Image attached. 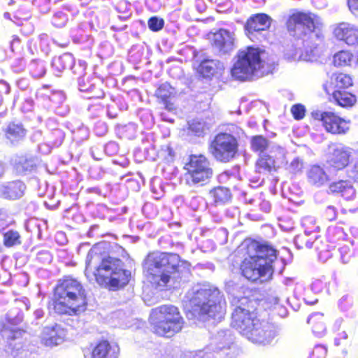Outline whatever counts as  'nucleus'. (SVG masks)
<instances>
[{
    "mask_svg": "<svg viewBox=\"0 0 358 358\" xmlns=\"http://www.w3.org/2000/svg\"><path fill=\"white\" fill-rule=\"evenodd\" d=\"M269 147V141L262 135H255L250 138V148L254 152L264 153Z\"/></svg>",
    "mask_w": 358,
    "mask_h": 358,
    "instance_id": "473e14b6",
    "label": "nucleus"
},
{
    "mask_svg": "<svg viewBox=\"0 0 358 358\" xmlns=\"http://www.w3.org/2000/svg\"><path fill=\"white\" fill-rule=\"evenodd\" d=\"M238 141L236 136L227 132H220L214 136L208 149L216 161L228 163L238 155Z\"/></svg>",
    "mask_w": 358,
    "mask_h": 358,
    "instance_id": "9b49d317",
    "label": "nucleus"
},
{
    "mask_svg": "<svg viewBox=\"0 0 358 358\" xmlns=\"http://www.w3.org/2000/svg\"><path fill=\"white\" fill-rule=\"evenodd\" d=\"M80 1V4L83 7H87L89 8H93L95 6L97 0H79Z\"/></svg>",
    "mask_w": 358,
    "mask_h": 358,
    "instance_id": "49530a36",
    "label": "nucleus"
},
{
    "mask_svg": "<svg viewBox=\"0 0 358 358\" xmlns=\"http://www.w3.org/2000/svg\"><path fill=\"white\" fill-rule=\"evenodd\" d=\"M353 59L354 55L350 50H339L332 56L331 65L337 69L350 66Z\"/></svg>",
    "mask_w": 358,
    "mask_h": 358,
    "instance_id": "c756f323",
    "label": "nucleus"
},
{
    "mask_svg": "<svg viewBox=\"0 0 358 358\" xmlns=\"http://www.w3.org/2000/svg\"><path fill=\"white\" fill-rule=\"evenodd\" d=\"M62 333L63 329L58 324L45 327L41 333V343L47 347L57 345L63 340Z\"/></svg>",
    "mask_w": 358,
    "mask_h": 358,
    "instance_id": "5701e85b",
    "label": "nucleus"
},
{
    "mask_svg": "<svg viewBox=\"0 0 358 358\" xmlns=\"http://www.w3.org/2000/svg\"><path fill=\"white\" fill-rule=\"evenodd\" d=\"M35 167L33 160L24 157H19L15 162V169L21 174L31 172Z\"/></svg>",
    "mask_w": 358,
    "mask_h": 358,
    "instance_id": "f704fd0d",
    "label": "nucleus"
},
{
    "mask_svg": "<svg viewBox=\"0 0 358 358\" xmlns=\"http://www.w3.org/2000/svg\"><path fill=\"white\" fill-rule=\"evenodd\" d=\"M16 24H17L18 25H22V22H15Z\"/></svg>",
    "mask_w": 358,
    "mask_h": 358,
    "instance_id": "4d7b16f0",
    "label": "nucleus"
},
{
    "mask_svg": "<svg viewBox=\"0 0 358 358\" xmlns=\"http://www.w3.org/2000/svg\"><path fill=\"white\" fill-rule=\"evenodd\" d=\"M116 10L119 13H127L129 10V5L124 1H120L115 4Z\"/></svg>",
    "mask_w": 358,
    "mask_h": 358,
    "instance_id": "a18cd8bd",
    "label": "nucleus"
},
{
    "mask_svg": "<svg viewBox=\"0 0 358 358\" xmlns=\"http://www.w3.org/2000/svg\"><path fill=\"white\" fill-rule=\"evenodd\" d=\"M238 252L243 258L239 264V273L247 281L262 284L273 278V263L278 251L271 243L246 238L238 246Z\"/></svg>",
    "mask_w": 358,
    "mask_h": 358,
    "instance_id": "f257e3e1",
    "label": "nucleus"
},
{
    "mask_svg": "<svg viewBox=\"0 0 358 358\" xmlns=\"http://www.w3.org/2000/svg\"><path fill=\"white\" fill-rule=\"evenodd\" d=\"M210 45L222 54L231 52L234 48V34L225 29H220L208 34Z\"/></svg>",
    "mask_w": 358,
    "mask_h": 358,
    "instance_id": "2eb2a0df",
    "label": "nucleus"
},
{
    "mask_svg": "<svg viewBox=\"0 0 358 358\" xmlns=\"http://www.w3.org/2000/svg\"><path fill=\"white\" fill-rule=\"evenodd\" d=\"M307 179L312 185L321 187L329 181V177L323 167L315 164L307 171Z\"/></svg>",
    "mask_w": 358,
    "mask_h": 358,
    "instance_id": "a878e982",
    "label": "nucleus"
},
{
    "mask_svg": "<svg viewBox=\"0 0 358 358\" xmlns=\"http://www.w3.org/2000/svg\"><path fill=\"white\" fill-rule=\"evenodd\" d=\"M155 321L152 323L153 333L158 336L171 338L180 332L185 320L179 308L173 305L165 304L153 310Z\"/></svg>",
    "mask_w": 358,
    "mask_h": 358,
    "instance_id": "423d86ee",
    "label": "nucleus"
},
{
    "mask_svg": "<svg viewBox=\"0 0 358 358\" xmlns=\"http://www.w3.org/2000/svg\"><path fill=\"white\" fill-rule=\"evenodd\" d=\"M343 234L341 229L336 227H329L324 237L315 240L314 246L320 259L326 262L333 255V250L336 248V243L340 239Z\"/></svg>",
    "mask_w": 358,
    "mask_h": 358,
    "instance_id": "ddd939ff",
    "label": "nucleus"
},
{
    "mask_svg": "<svg viewBox=\"0 0 358 358\" xmlns=\"http://www.w3.org/2000/svg\"><path fill=\"white\" fill-rule=\"evenodd\" d=\"M352 162V149L342 145L334 148L329 154L327 159L329 168L337 171L344 170L350 166Z\"/></svg>",
    "mask_w": 358,
    "mask_h": 358,
    "instance_id": "4468645a",
    "label": "nucleus"
},
{
    "mask_svg": "<svg viewBox=\"0 0 358 358\" xmlns=\"http://www.w3.org/2000/svg\"><path fill=\"white\" fill-rule=\"evenodd\" d=\"M67 15L62 11L56 12L51 20L53 26L57 28L64 27L68 22Z\"/></svg>",
    "mask_w": 358,
    "mask_h": 358,
    "instance_id": "58836bf2",
    "label": "nucleus"
},
{
    "mask_svg": "<svg viewBox=\"0 0 358 358\" xmlns=\"http://www.w3.org/2000/svg\"><path fill=\"white\" fill-rule=\"evenodd\" d=\"M190 301L193 310L205 320L220 319L224 315L220 297L209 290H198Z\"/></svg>",
    "mask_w": 358,
    "mask_h": 358,
    "instance_id": "9d476101",
    "label": "nucleus"
},
{
    "mask_svg": "<svg viewBox=\"0 0 358 358\" xmlns=\"http://www.w3.org/2000/svg\"><path fill=\"white\" fill-rule=\"evenodd\" d=\"M6 137L12 142L22 139L26 135V130L21 124L10 122L4 129Z\"/></svg>",
    "mask_w": 358,
    "mask_h": 358,
    "instance_id": "7c9ffc66",
    "label": "nucleus"
},
{
    "mask_svg": "<svg viewBox=\"0 0 358 358\" xmlns=\"http://www.w3.org/2000/svg\"><path fill=\"white\" fill-rule=\"evenodd\" d=\"M328 191L330 194L341 196L346 200L351 199L356 195L353 183L349 179H339L330 182Z\"/></svg>",
    "mask_w": 358,
    "mask_h": 358,
    "instance_id": "aec40b11",
    "label": "nucleus"
},
{
    "mask_svg": "<svg viewBox=\"0 0 358 358\" xmlns=\"http://www.w3.org/2000/svg\"><path fill=\"white\" fill-rule=\"evenodd\" d=\"M315 120L321 122L325 131L332 135L342 136L348 133L350 120L333 110L313 113Z\"/></svg>",
    "mask_w": 358,
    "mask_h": 358,
    "instance_id": "f8f14e48",
    "label": "nucleus"
},
{
    "mask_svg": "<svg viewBox=\"0 0 358 358\" xmlns=\"http://www.w3.org/2000/svg\"><path fill=\"white\" fill-rule=\"evenodd\" d=\"M14 18H16L17 20H18V17L17 16H14Z\"/></svg>",
    "mask_w": 358,
    "mask_h": 358,
    "instance_id": "bf43d9fd",
    "label": "nucleus"
},
{
    "mask_svg": "<svg viewBox=\"0 0 358 358\" xmlns=\"http://www.w3.org/2000/svg\"><path fill=\"white\" fill-rule=\"evenodd\" d=\"M97 264L93 275L95 281L101 287L112 291L119 290L130 281L131 272L126 268L124 262L109 255L104 243L95 244L88 252L86 259L87 271Z\"/></svg>",
    "mask_w": 358,
    "mask_h": 358,
    "instance_id": "f03ea898",
    "label": "nucleus"
},
{
    "mask_svg": "<svg viewBox=\"0 0 358 358\" xmlns=\"http://www.w3.org/2000/svg\"><path fill=\"white\" fill-rule=\"evenodd\" d=\"M188 130L192 134L200 136L204 134V126L201 122L193 120L188 124Z\"/></svg>",
    "mask_w": 358,
    "mask_h": 358,
    "instance_id": "79ce46f5",
    "label": "nucleus"
},
{
    "mask_svg": "<svg viewBox=\"0 0 358 358\" xmlns=\"http://www.w3.org/2000/svg\"><path fill=\"white\" fill-rule=\"evenodd\" d=\"M302 168L303 162L298 158L293 159L289 164V171L294 174L300 172Z\"/></svg>",
    "mask_w": 358,
    "mask_h": 358,
    "instance_id": "c03bdc74",
    "label": "nucleus"
},
{
    "mask_svg": "<svg viewBox=\"0 0 358 358\" xmlns=\"http://www.w3.org/2000/svg\"><path fill=\"white\" fill-rule=\"evenodd\" d=\"M353 178L358 182V161L355 162L352 168Z\"/></svg>",
    "mask_w": 358,
    "mask_h": 358,
    "instance_id": "8fccbe9b",
    "label": "nucleus"
},
{
    "mask_svg": "<svg viewBox=\"0 0 358 358\" xmlns=\"http://www.w3.org/2000/svg\"><path fill=\"white\" fill-rule=\"evenodd\" d=\"M23 331L20 329L13 328L9 320H0V339L8 345H11L13 341L22 337Z\"/></svg>",
    "mask_w": 358,
    "mask_h": 358,
    "instance_id": "393cba45",
    "label": "nucleus"
},
{
    "mask_svg": "<svg viewBox=\"0 0 358 358\" xmlns=\"http://www.w3.org/2000/svg\"><path fill=\"white\" fill-rule=\"evenodd\" d=\"M326 94L331 95L336 103L343 108H350L357 102L356 96L348 90H333Z\"/></svg>",
    "mask_w": 358,
    "mask_h": 358,
    "instance_id": "bb28decb",
    "label": "nucleus"
},
{
    "mask_svg": "<svg viewBox=\"0 0 358 358\" xmlns=\"http://www.w3.org/2000/svg\"><path fill=\"white\" fill-rule=\"evenodd\" d=\"M3 174V167L0 164V177Z\"/></svg>",
    "mask_w": 358,
    "mask_h": 358,
    "instance_id": "864d4df0",
    "label": "nucleus"
},
{
    "mask_svg": "<svg viewBox=\"0 0 358 358\" xmlns=\"http://www.w3.org/2000/svg\"><path fill=\"white\" fill-rule=\"evenodd\" d=\"M322 281L320 280H316L313 283V287H315L317 285V284H320L321 283Z\"/></svg>",
    "mask_w": 358,
    "mask_h": 358,
    "instance_id": "603ef678",
    "label": "nucleus"
},
{
    "mask_svg": "<svg viewBox=\"0 0 358 358\" xmlns=\"http://www.w3.org/2000/svg\"><path fill=\"white\" fill-rule=\"evenodd\" d=\"M184 177L187 185H203L213 176V169L209 158L203 154H191L184 165Z\"/></svg>",
    "mask_w": 358,
    "mask_h": 358,
    "instance_id": "1a4fd4ad",
    "label": "nucleus"
},
{
    "mask_svg": "<svg viewBox=\"0 0 358 358\" xmlns=\"http://www.w3.org/2000/svg\"><path fill=\"white\" fill-rule=\"evenodd\" d=\"M3 15H4V17H6V18H8V19L10 18V15L9 13H5Z\"/></svg>",
    "mask_w": 358,
    "mask_h": 358,
    "instance_id": "5fc2aeb1",
    "label": "nucleus"
},
{
    "mask_svg": "<svg viewBox=\"0 0 358 358\" xmlns=\"http://www.w3.org/2000/svg\"><path fill=\"white\" fill-rule=\"evenodd\" d=\"M43 1V0H34V2L36 5L38 6H41V3ZM45 3H48L50 2V0H43Z\"/></svg>",
    "mask_w": 358,
    "mask_h": 358,
    "instance_id": "3c124183",
    "label": "nucleus"
},
{
    "mask_svg": "<svg viewBox=\"0 0 358 358\" xmlns=\"http://www.w3.org/2000/svg\"><path fill=\"white\" fill-rule=\"evenodd\" d=\"M348 4L351 10H358V0H348Z\"/></svg>",
    "mask_w": 358,
    "mask_h": 358,
    "instance_id": "09e8293b",
    "label": "nucleus"
},
{
    "mask_svg": "<svg viewBox=\"0 0 358 358\" xmlns=\"http://www.w3.org/2000/svg\"><path fill=\"white\" fill-rule=\"evenodd\" d=\"M157 101L164 106L165 110L172 112L176 110L175 99L176 92L175 89L169 83L160 84L155 92Z\"/></svg>",
    "mask_w": 358,
    "mask_h": 358,
    "instance_id": "f3484780",
    "label": "nucleus"
},
{
    "mask_svg": "<svg viewBox=\"0 0 358 358\" xmlns=\"http://www.w3.org/2000/svg\"><path fill=\"white\" fill-rule=\"evenodd\" d=\"M280 168L277 157L269 154L259 155L255 162V171L259 174H270Z\"/></svg>",
    "mask_w": 358,
    "mask_h": 358,
    "instance_id": "b1692460",
    "label": "nucleus"
},
{
    "mask_svg": "<svg viewBox=\"0 0 358 358\" xmlns=\"http://www.w3.org/2000/svg\"><path fill=\"white\" fill-rule=\"evenodd\" d=\"M271 22L272 19L268 15L264 13H256L246 20L244 29L248 34L266 31L270 28Z\"/></svg>",
    "mask_w": 358,
    "mask_h": 358,
    "instance_id": "a211bd4d",
    "label": "nucleus"
},
{
    "mask_svg": "<svg viewBox=\"0 0 358 358\" xmlns=\"http://www.w3.org/2000/svg\"><path fill=\"white\" fill-rule=\"evenodd\" d=\"M52 66L59 71L70 67L72 64V57L69 53H64L55 57L52 62Z\"/></svg>",
    "mask_w": 358,
    "mask_h": 358,
    "instance_id": "c9c22d12",
    "label": "nucleus"
},
{
    "mask_svg": "<svg viewBox=\"0 0 358 358\" xmlns=\"http://www.w3.org/2000/svg\"><path fill=\"white\" fill-rule=\"evenodd\" d=\"M313 333L317 336H322L327 331V319L324 314L314 313L308 319Z\"/></svg>",
    "mask_w": 358,
    "mask_h": 358,
    "instance_id": "cd10ccee",
    "label": "nucleus"
},
{
    "mask_svg": "<svg viewBox=\"0 0 358 358\" xmlns=\"http://www.w3.org/2000/svg\"><path fill=\"white\" fill-rule=\"evenodd\" d=\"M299 26L303 30L296 37L298 39L304 40L308 34H320L324 27V22L321 17L315 13L294 10L286 20V29L294 36Z\"/></svg>",
    "mask_w": 358,
    "mask_h": 358,
    "instance_id": "6e6552de",
    "label": "nucleus"
},
{
    "mask_svg": "<svg viewBox=\"0 0 358 358\" xmlns=\"http://www.w3.org/2000/svg\"><path fill=\"white\" fill-rule=\"evenodd\" d=\"M148 24L150 30L153 31H158L163 28L164 22L163 19L153 16L148 20Z\"/></svg>",
    "mask_w": 358,
    "mask_h": 358,
    "instance_id": "37998d69",
    "label": "nucleus"
},
{
    "mask_svg": "<svg viewBox=\"0 0 358 358\" xmlns=\"http://www.w3.org/2000/svg\"><path fill=\"white\" fill-rule=\"evenodd\" d=\"M290 112L294 120H301L305 117L306 110L303 104L296 103L291 107Z\"/></svg>",
    "mask_w": 358,
    "mask_h": 358,
    "instance_id": "ea45409f",
    "label": "nucleus"
},
{
    "mask_svg": "<svg viewBox=\"0 0 358 358\" xmlns=\"http://www.w3.org/2000/svg\"><path fill=\"white\" fill-rule=\"evenodd\" d=\"M88 306L87 292L83 285L71 276L59 280L53 288L49 307L60 315L76 316Z\"/></svg>",
    "mask_w": 358,
    "mask_h": 358,
    "instance_id": "20e7f679",
    "label": "nucleus"
},
{
    "mask_svg": "<svg viewBox=\"0 0 358 358\" xmlns=\"http://www.w3.org/2000/svg\"><path fill=\"white\" fill-rule=\"evenodd\" d=\"M294 244L299 249H310L313 248L314 241H312L308 234L303 233L295 236Z\"/></svg>",
    "mask_w": 358,
    "mask_h": 358,
    "instance_id": "e433bc0d",
    "label": "nucleus"
},
{
    "mask_svg": "<svg viewBox=\"0 0 358 358\" xmlns=\"http://www.w3.org/2000/svg\"><path fill=\"white\" fill-rule=\"evenodd\" d=\"M230 324L240 334L254 343L264 342L272 331V327L260 317L256 309L250 310L243 304L233 310Z\"/></svg>",
    "mask_w": 358,
    "mask_h": 358,
    "instance_id": "39448f33",
    "label": "nucleus"
},
{
    "mask_svg": "<svg viewBox=\"0 0 358 358\" xmlns=\"http://www.w3.org/2000/svg\"><path fill=\"white\" fill-rule=\"evenodd\" d=\"M195 70L200 77L211 80L213 77L221 75L224 68L219 60L204 59L201 61Z\"/></svg>",
    "mask_w": 358,
    "mask_h": 358,
    "instance_id": "6ab92c4d",
    "label": "nucleus"
},
{
    "mask_svg": "<svg viewBox=\"0 0 358 358\" xmlns=\"http://www.w3.org/2000/svg\"><path fill=\"white\" fill-rule=\"evenodd\" d=\"M262 53V50L254 46L238 50L236 55V60L231 69L232 77L241 81L251 80L264 68L265 62L261 57Z\"/></svg>",
    "mask_w": 358,
    "mask_h": 358,
    "instance_id": "0eeeda50",
    "label": "nucleus"
},
{
    "mask_svg": "<svg viewBox=\"0 0 358 358\" xmlns=\"http://www.w3.org/2000/svg\"><path fill=\"white\" fill-rule=\"evenodd\" d=\"M21 243V236L16 230L9 229L3 234V243L6 248L19 245Z\"/></svg>",
    "mask_w": 358,
    "mask_h": 358,
    "instance_id": "72a5a7b5",
    "label": "nucleus"
},
{
    "mask_svg": "<svg viewBox=\"0 0 358 358\" xmlns=\"http://www.w3.org/2000/svg\"><path fill=\"white\" fill-rule=\"evenodd\" d=\"M119 350L117 345L108 340L99 341L92 348L91 358H117Z\"/></svg>",
    "mask_w": 358,
    "mask_h": 358,
    "instance_id": "4be33fe9",
    "label": "nucleus"
},
{
    "mask_svg": "<svg viewBox=\"0 0 358 358\" xmlns=\"http://www.w3.org/2000/svg\"><path fill=\"white\" fill-rule=\"evenodd\" d=\"M210 194L216 204L224 203L229 201L231 197L229 189L220 186L213 189Z\"/></svg>",
    "mask_w": 358,
    "mask_h": 358,
    "instance_id": "2f4dec72",
    "label": "nucleus"
},
{
    "mask_svg": "<svg viewBox=\"0 0 358 358\" xmlns=\"http://www.w3.org/2000/svg\"><path fill=\"white\" fill-rule=\"evenodd\" d=\"M354 76L352 74L343 71H336L324 83L323 90L325 92L348 90L354 85Z\"/></svg>",
    "mask_w": 358,
    "mask_h": 358,
    "instance_id": "dca6fc26",
    "label": "nucleus"
},
{
    "mask_svg": "<svg viewBox=\"0 0 358 358\" xmlns=\"http://www.w3.org/2000/svg\"><path fill=\"white\" fill-rule=\"evenodd\" d=\"M26 185L21 181H12L3 189V194L7 199L15 200L21 198L24 193Z\"/></svg>",
    "mask_w": 358,
    "mask_h": 358,
    "instance_id": "c85d7f7f",
    "label": "nucleus"
},
{
    "mask_svg": "<svg viewBox=\"0 0 358 358\" xmlns=\"http://www.w3.org/2000/svg\"><path fill=\"white\" fill-rule=\"evenodd\" d=\"M356 64L358 66V52H357V55Z\"/></svg>",
    "mask_w": 358,
    "mask_h": 358,
    "instance_id": "13d9d810",
    "label": "nucleus"
},
{
    "mask_svg": "<svg viewBox=\"0 0 358 358\" xmlns=\"http://www.w3.org/2000/svg\"><path fill=\"white\" fill-rule=\"evenodd\" d=\"M20 44H21V41H20V38L17 36H15V35L13 36L11 43H10L12 51L14 52L15 47L18 48L19 46H20Z\"/></svg>",
    "mask_w": 358,
    "mask_h": 358,
    "instance_id": "de8ad7c7",
    "label": "nucleus"
},
{
    "mask_svg": "<svg viewBox=\"0 0 358 358\" xmlns=\"http://www.w3.org/2000/svg\"><path fill=\"white\" fill-rule=\"evenodd\" d=\"M338 216L337 208L334 206H328L322 212V217L327 222L335 221Z\"/></svg>",
    "mask_w": 358,
    "mask_h": 358,
    "instance_id": "a19ab883",
    "label": "nucleus"
},
{
    "mask_svg": "<svg viewBox=\"0 0 358 358\" xmlns=\"http://www.w3.org/2000/svg\"><path fill=\"white\" fill-rule=\"evenodd\" d=\"M104 95H105V94H104V92H101V94H100V95L97 96V98H99V99H102V98H103V97H104Z\"/></svg>",
    "mask_w": 358,
    "mask_h": 358,
    "instance_id": "6e6d98bb",
    "label": "nucleus"
},
{
    "mask_svg": "<svg viewBox=\"0 0 358 358\" xmlns=\"http://www.w3.org/2000/svg\"><path fill=\"white\" fill-rule=\"evenodd\" d=\"M334 35L349 45L358 44V28L350 24L340 23L334 29Z\"/></svg>",
    "mask_w": 358,
    "mask_h": 358,
    "instance_id": "412c9836",
    "label": "nucleus"
},
{
    "mask_svg": "<svg viewBox=\"0 0 358 358\" xmlns=\"http://www.w3.org/2000/svg\"><path fill=\"white\" fill-rule=\"evenodd\" d=\"M129 15L120 16L115 15L113 16L109 20V24L111 29L115 31H120L127 28V24H124L125 20L128 18Z\"/></svg>",
    "mask_w": 358,
    "mask_h": 358,
    "instance_id": "4c0bfd02",
    "label": "nucleus"
},
{
    "mask_svg": "<svg viewBox=\"0 0 358 358\" xmlns=\"http://www.w3.org/2000/svg\"><path fill=\"white\" fill-rule=\"evenodd\" d=\"M190 268L188 261L173 252H150L143 262L144 275L155 288L166 287L171 279L181 280L190 273Z\"/></svg>",
    "mask_w": 358,
    "mask_h": 358,
    "instance_id": "7ed1b4c3",
    "label": "nucleus"
}]
</instances>
